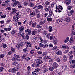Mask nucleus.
Masks as SVG:
<instances>
[{"label":"nucleus","mask_w":75,"mask_h":75,"mask_svg":"<svg viewBox=\"0 0 75 75\" xmlns=\"http://www.w3.org/2000/svg\"><path fill=\"white\" fill-rule=\"evenodd\" d=\"M72 54H73V52H72V51H71L70 52H69V55H72Z\"/></svg>","instance_id":"41"},{"label":"nucleus","mask_w":75,"mask_h":75,"mask_svg":"<svg viewBox=\"0 0 75 75\" xmlns=\"http://www.w3.org/2000/svg\"><path fill=\"white\" fill-rule=\"evenodd\" d=\"M25 32L26 33H28L29 35H30L31 33V32L30 30V29H28L27 30H25Z\"/></svg>","instance_id":"11"},{"label":"nucleus","mask_w":75,"mask_h":75,"mask_svg":"<svg viewBox=\"0 0 75 75\" xmlns=\"http://www.w3.org/2000/svg\"><path fill=\"white\" fill-rule=\"evenodd\" d=\"M40 69L39 68H37L35 69V71L36 72H38L40 71Z\"/></svg>","instance_id":"38"},{"label":"nucleus","mask_w":75,"mask_h":75,"mask_svg":"<svg viewBox=\"0 0 75 75\" xmlns=\"http://www.w3.org/2000/svg\"><path fill=\"white\" fill-rule=\"evenodd\" d=\"M69 56H70L69 57V62H70V61H71V59H72V58H73V55H71V56L69 55Z\"/></svg>","instance_id":"26"},{"label":"nucleus","mask_w":75,"mask_h":75,"mask_svg":"<svg viewBox=\"0 0 75 75\" xmlns=\"http://www.w3.org/2000/svg\"><path fill=\"white\" fill-rule=\"evenodd\" d=\"M32 66L33 67H36V65L34 63L32 64Z\"/></svg>","instance_id":"63"},{"label":"nucleus","mask_w":75,"mask_h":75,"mask_svg":"<svg viewBox=\"0 0 75 75\" xmlns=\"http://www.w3.org/2000/svg\"><path fill=\"white\" fill-rule=\"evenodd\" d=\"M49 14L50 16H52L53 14V12H52V11L50 10L49 11Z\"/></svg>","instance_id":"22"},{"label":"nucleus","mask_w":75,"mask_h":75,"mask_svg":"<svg viewBox=\"0 0 75 75\" xmlns=\"http://www.w3.org/2000/svg\"><path fill=\"white\" fill-rule=\"evenodd\" d=\"M53 65L54 68H57L58 67V64L56 62H54L53 64Z\"/></svg>","instance_id":"8"},{"label":"nucleus","mask_w":75,"mask_h":75,"mask_svg":"<svg viewBox=\"0 0 75 75\" xmlns=\"http://www.w3.org/2000/svg\"><path fill=\"white\" fill-rule=\"evenodd\" d=\"M67 8L68 9L70 10L71 8H72V6H70L68 7Z\"/></svg>","instance_id":"60"},{"label":"nucleus","mask_w":75,"mask_h":75,"mask_svg":"<svg viewBox=\"0 0 75 75\" xmlns=\"http://www.w3.org/2000/svg\"><path fill=\"white\" fill-rule=\"evenodd\" d=\"M56 10L55 11L56 13L57 12L59 13H61L62 11L61 10H62L63 9V8H62V6H61V5H59L58 6H56Z\"/></svg>","instance_id":"1"},{"label":"nucleus","mask_w":75,"mask_h":75,"mask_svg":"<svg viewBox=\"0 0 75 75\" xmlns=\"http://www.w3.org/2000/svg\"><path fill=\"white\" fill-rule=\"evenodd\" d=\"M16 18L17 19H19L21 17V15H19V12H17L16 14Z\"/></svg>","instance_id":"6"},{"label":"nucleus","mask_w":75,"mask_h":75,"mask_svg":"<svg viewBox=\"0 0 75 75\" xmlns=\"http://www.w3.org/2000/svg\"><path fill=\"white\" fill-rule=\"evenodd\" d=\"M37 29H35L34 31L32 32V34L33 35H34L35 34L37 33Z\"/></svg>","instance_id":"10"},{"label":"nucleus","mask_w":75,"mask_h":75,"mask_svg":"<svg viewBox=\"0 0 75 75\" xmlns=\"http://www.w3.org/2000/svg\"><path fill=\"white\" fill-rule=\"evenodd\" d=\"M11 33L12 35H14V34H16V30H13L12 31Z\"/></svg>","instance_id":"31"},{"label":"nucleus","mask_w":75,"mask_h":75,"mask_svg":"<svg viewBox=\"0 0 75 75\" xmlns=\"http://www.w3.org/2000/svg\"><path fill=\"white\" fill-rule=\"evenodd\" d=\"M70 64H75V60L70 61Z\"/></svg>","instance_id":"29"},{"label":"nucleus","mask_w":75,"mask_h":75,"mask_svg":"<svg viewBox=\"0 0 75 75\" xmlns=\"http://www.w3.org/2000/svg\"><path fill=\"white\" fill-rule=\"evenodd\" d=\"M70 43H72L73 42H74V39H73V38H72V36L70 38Z\"/></svg>","instance_id":"20"},{"label":"nucleus","mask_w":75,"mask_h":75,"mask_svg":"<svg viewBox=\"0 0 75 75\" xmlns=\"http://www.w3.org/2000/svg\"><path fill=\"white\" fill-rule=\"evenodd\" d=\"M44 24V23L42 21H41L39 22V25H42Z\"/></svg>","instance_id":"42"},{"label":"nucleus","mask_w":75,"mask_h":75,"mask_svg":"<svg viewBox=\"0 0 75 75\" xmlns=\"http://www.w3.org/2000/svg\"><path fill=\"white\" fill-rule=\"evenodd\" d=\"M14 2H15L16 6H18L20 4V3L18 1H16Z\"/></svg>","instance_id":"24"},{"label":"nucleus","mask_w":75,"mask_h":75,"mask_svg":"<svg viewBox=\"0 0 75 75\" xmlns=\"http://www.w3.org/2000/svg\"><path fill=\"white\" fill-rule=\"evenodd\" d=\"M18 8H23V7L21 6V4L18 5Z\"/></svg>","instance_id":"53"},{"label":"nucleus","mask_w":75,"mask_h":75,"mask_svg":"<svg viewBox=\"0 0 75 75\" xmlns=\"http://www.w3.org/2000/svg\"><path fill=\"white\" fill-rule=\"evenodd\" d=\"M17 18H16V17H14L13 18V20L14 21H16V22H17V21H18V19H16Z\"/></svg>","instance_id":"35"},{"label":"nucleus","mask_w":75,"mask_h":75,"mask_svg":"<svg viewBox=\"0 0 75 75\" xmlns=\"http://www.w3.org/2000/svg\"><path fill=\"white\" fill-rule=\"evenodd\" d=\"M66 20L67 22H68L71 20V18L69 17H67L66 18Z\"/></svg>","instance_id":"23"},{"label":"nucleus","mask_w":75,"mask_h":75,"mask_svg":"<svg viewBox=\"0 0 75 75\" xmlns=\"http://www.w3.org/2000/svg\"><path fill=\"white\" fill-rule=\"evenodd\" d=\"M32 45L31 43L30 42H28L27 43V46L28 47H31Z\"/></svg>","instance_id":"15"},{"label":"nucleus","mask_w":75,"mask_h":75,"mask_svg":"<svg viewBox=\"0 0 75 75\" xmlns=\"http://www.w3.org/2000/svg\"><path fill=\"white\" fill-rule=\"evenodd\" d=\"M28 6H29V7H34V3H31L29 4Z\"/></svg>","instance_id":"19"},{"label":"nucleus","mask_w":75,"mask_h":75,"mask_svg":"<svg viewBox=\"0 0 75 75\" xmlns=\"http://www.w3.org/2000/svg\"><path fill=\"white\" fill-rule=\"evenodd\" d=\"M57 46H55L53 47L52 50H54H54H55L56 49H57Z\"/></svg>","instance_id":"52"},{"label":"nucleus","mask_w":75,"mask_h":75,"mask_svg":"<svg viewBox=\"0 0 75 75\" xmlns=\"http://www.w3.org/2000/svg\"><path fill=\"white\" fill-rule=\"evenodd\" d=\"M28 55V54L27 53L25 55H23L22 57V59H25V58H26V56Z\"/></svg>","instance_id":"13"},{"label":"nucleus","mask_w":75,"mask_h":75,"mask_svg":"<svg viewBox=\"0 0 75 75\" xmlns=\"http://www.w3.org/2000/svg\"><path fill=\"white\" fill-rule=\"evenodd\" d=\"M19 44L20 45V46H23V42H21L20 44Z\"/></svg>","instance_id":"61"},{"label":"nucleus","mask_w":75,"mask_h":75,"mask_svg":"<svg viewBox=\"0 0 75 75\" xmlns=\"http://www.w3.org/2000/svg\"><path fill=\"white\" fill-rule=\"evenodd\" d=\"M55 38V36H54L52 35L50 36L49 39L50 40H53V39H54V38Z\"/></svg>","instance_id":"18"},{"label":"nucleus","mask_w":75,"mask_h":75,"mask_svg":"<svg viewBox=\"0 0 75 75\" xmlns=\"http://www.w3.org/2000/svg\"><path fill=\"white\" fill-rule=\"evenodd\" d=\"M53 61V59H50L49 61V62H51Z\"/></svg>","instance_id":"62"},{"label":"nucleus","mask_w":75,"mask_h":75,"mask_svg":"<svg viewBox=\"0 0 75 75\" xmlns=\"http://www.w3.org/2000/svg\"><path fill=\"white\" fill-rule=\"evenodd\" d=\"M50 33H48L47 34L46 37L47 38H49V37H50Z\"/></svg>","instance_id":"58"},{"label":"nucleus","mask_w":75,"mask_h":75,"mask_svg":"<svg viewBox=\"0 0 75 75\" xmlns=\"http://www.w3.org/2000/svg\"><path fill=\"white\" fill-rule=\"evenodd\" d=\"M12 6L13 7H16V4L15 3V2H14V3H13L12 4Z\"/></svg>","instance_id":"45"},{"label":"nucleus","mask_w":75,"mask_h":75,"mask_svg":"<svg viewBox=\"0 0 75 75\" xmlns=\"http://www.w3.org/2000/svg\"><path fill=\"white\" fill-rule=\"evenodd\" d=\"M27 70L28 71H29L30 69H31V67L30 66H28L27 68Z\"/></svg>","instance_id":"34"},{"label":"nucleus","mask_w":75,"mask_h":75,"mask_svg":"<svg viewBox=\"0 0 75 75\" xmlns=\"http://www.w3.org/2000/svg\"><path fill=\"white\" fill-rule=\"evenodd\" d=\"M20 45L19 44H17L16 45V47L18 49H19L20 48Z\"/></svg>","instance_id":"36"},{"label":"nucleus","mask_w":75,"mask_h":75,"mask_svg":"<svg viewBox=\"0 0 75 75\" xmlns=\"http://www.w3.org/2000/svg\"><path fill=\"white\" fill-rule=\"evenodd\" d=\"M28 4V2L27 1H25L24 2V6H27Z\"/></svg>","instance_id":"51"},{"label":"nucleus","mask_w":75,"mask_h":75,"mask_svg":"<svg viewBox=\"0 0 75 75\" xmlns=\"http://www.w3.org/2000/svg\"><path fill=\"white\" fill-rule=\"evenodd\" d=\"M12 13L13 14H15L17 12V10L15 8H13L12 9Z\"/></svg>","instance_id":"9"},{"label":"nucleus","mask_w":75,"mask_h":75,"mask_svg":"<svg viewBox=\"0 0 75 75\" xmlns=\"http://www.w3.org/2000/svg\"><path fill=\"white\" fill-rule=\"evenodd\" d=\"M19 30L20 31H19V33H24V32H23L24 30V26H22L20 27Z\"/></svg>","instance_id":"5"},{"label":"nucleus","mask_w":75,"mask_h":75,"mask_svg":"<svg viewBox=\"0 0 75 75\" xmlns=\"http://www.w3.org/2000/svg\"><path fill=\"white\" fill-rule=\"evenodd\" d=\"M40 17V14H38L37 16V18H39Z\"/></svg>","instance_id":"64"},{"label":"nucleus","mask_w":75,"mask_h":75,"mask_svg":"<svg viewBox=\"0 0 75 75\" xmlns=\"http://www.w3.org/2000/svg\"><path fill=\"white\" fill-rule=\"evenodd\" d=\"M17 63V62H12V65H16Z\"/></svg>","instance_id":"40"},{"label":"nucleus","mask_w":75,"mask_h":75,"mask_svg":"<svg viewBox=\"0 0 75 75\" xmlns=\"http://www.w3.org/2000/svg\"><path fill=\"white\" fill-rule=\"evenodd\" d=\"M56 61L58 62H59L61 61V60L59 59V58H57L56 59Z\"/></svg>","instance_id":"47"},{"label":"nucleus","mask_w":75,"mask_h":75,"mask_svg":"<svg viewBox=\"0 0 75 75\" xmlns=\"http://www.w3.org/2000/svg\"><path fill=\"white\" fill-rule=\"evenodd\" d=\"M38 61V63L40 64H42V63H43V61L42 60H39V61Z\"/></svg>","instance_id":"37"},{"label":"nucleus","mask_w":75,"mask_h":75,"mask_svg":"<svg viewBox=\"0 0 75 75\" xmlns=\"http://www.w3.org/2000/svg\"><path fill=\"white\" fill-rule=\"evenodd\" d=\"M74 10H71V11L69 12L68 13V16H71L72 14L74 13Z\"/></svg>","instance_id":"7"},{"label":"nucleus","mask_w":75,"mask_h":75,"mask_svg":"<svg viewBox=\"0 0 75 75\" xmlns=\"http://www.w3.org/2000/svg\"><path fill=\"white\" fill-rule=\"evenodd\" d=\"M11 51L12 52H15V49H14V48H11Z\"/></svg>","instance_id":"33"},{"label":"nucleus","mask_w":75,"mask_h":75,"mask_svg":"<svg viewBox=\"0 0 75 75\" xmlns=\"http://www.w3.org/2000/svg\"><path fill=\"white\" fill-rule=\"evenodd\" d=\"M3 69H4L3 67H0V72H2Z\"/></svg>","instance_id":"48"},{"label":"nucleus","mask_w":75,"mask_h":75,"mask_svg":"<svg viewBox=\"0 0 75 75\" xmlns=\"http://www.w3.org/2000/svg\"><path fill=\"white\" fill-rule=\"evenodd\" d=\"M12 61H20V56L18 55H16L15 57L12 59Z\"/></svg>","instance_id":"3"},{"label":"nucleus","mask_w":75,"mask_h":75,"mask_svg":"<svg viewBox=\"0 0 75 75\" xmlns=\"http://www.w3.org/2000/svg\"><path fill=\"white\" fill-rule=\"evenodd\" d=\"M47 16H48V13H45L44 15V17H46Z\"/></svg>","instance_id":"55"},{"label":"nucleus","mask_w":75,"mask_h":75,"mask_svg":"<svg viewBox=\"0 0 75 75\" xmlns=\"http://www.w3.org/2000/svg\"><path fill=\"white\" fill-rule=\"evenodd\" d=\"M63 59L64 60V61H67V57L66 55H64L63 56Z\"/></svg>","instance_id":"28"},{"label":"nucleus","mask_w":75,"mask_h":75,"mask_svg":"<svg viewBox=\"0 0 75 75\" xmlns=\"http://www.w3.org/2000/svg\"><path fill=\"white\" fill-rule=\"evenodd\" d=\"M22 39H23V40L24 39V38H24V33H22Z\"/></svg>","instance_id":"49"},{"label":"nucleus","mask_w":75,"mask_h":75,"mask_svg":"<svg viewBox=\"0 0 75 75\" xmlns=\"http://www.w3.org/2000/svg\"><path fill=\"white\" fill-rule=\"evenodd\" d=\"M37 24V23H36V22H35V23H33L32 24V27H34L35 25H36Z\"/></svg>","instance_id":"39"},{"label":"nucleus","mask_w":75,"mask_h":75,"mask_svg":"<svg viewBox=\"0 0 75 75\" xmlns=\"http://www.w3.org/2000/svg\"><path fill=\"white\" fill-rule=\"evenodd\" d=\"M32 75H37V74H36V73H35V71H33L32 72Z\"/></svg>","instance_id":"57"},{"label":"nucleus","mask_w":75,"mask_h":75,"mask_svg":"<svg viewBox=\"0 0 75 75\" xmlns=\"http://www.w3.org/2000/svg\"><path fill=\"white\" fill-rule=\"evenodd\" d=\"M46 59H51V57H50L49 56H47L46 57Z\"/></svg>","instance_id":"50"},{"label":"nucleus","mask_w":75,"mask_h":75,"mask_svg":"<svg viewBox=\"0 0 75 75\" xmlns=\"http://www.w3.org/2000/svg\"><path fill=\"white\" fill-rule=\"evenodd\" d=\"M23 33H18V36L19 37H21L22 35H23Z\"/></svg>","instance_id":"27"},{"label":"nucleus","mask_w":75,"mask_h":75,"mask_svg":"<svg viewBox=\"0 0 75 75\" xmlns=\"http://www.w3.org/2000/svg\"><path fill=\"white\" fill-rule=\"evenodd\" d=\"M11 28L10 27L9 28H4V30H5L6 31H9L11 30Z\"/></svg>","instance_id":"12"},{"label":"nucleus","mask_w":75,"mask_h":75,"mask_svg":"<svg viewBox=\"0 0 75 75\" xmlns=\"http://www.w3.org/2000/svg\"><path fill=\"white\" fill-rule=\"evenodd\" d=\"M52 19L51 18H49L47 19V21H52Z\"/></svg>","instance_id":"30"},{"label":"nucleus","mask_w":75,"mask_h":75,"mask_svg":"<svg viewBox=\"0 0 75 75\" xmlns=\"http://www.w3.org/2000/svg\"><path fill=\"white\" fill-rule=\"evenodd\" d=\"M39 45L40 47H43L44 45H43V44H42L41 43H40Z\"/></svg>","instance_id":"56"},{"label":"nucleus","mask_w":75,"mask_h":75,"mask_svg":"<svg viewBox=\"0 0 75 75\" xmlns=\"http://www.w3.org/2000/svg\"><path fill=\"white\" fill-rule=\"evenodd\" d=\"M38 9H42L43 8V6L42 5H38Z\"/></svg>","instance_id":"16"},{"label":"nucleus","mask_w":75,"mask_h":75,"mask_svg":"<svg viewBox=\"0 0 75 75\" xmlns=\"http://www.w3.org/2000/svg\"><path fill=\"white\" fill-rule=\"evenodd\" d=\"M41 27H42V26L39 25H38L37 26V28H41Z\"/></svg>","instance_id":"59"},{"label":"nucleus","mask_w":75,"mask_h":75,"mask_svg":"<svg viewBox=\"0 0 75 75\" xmlns=\"http://www.w3.org/2000/svg\"><path fill=\"white\" fill-rule=\"evenodd\" d=\"M54 68L52 67H50L49 69L50 71H54Z\"/></svg>","instance_id":"32"},{"label":"nucleus","mask_w":75,"mask_h":75,"mask_svg":"<svg viewBox=\"0 0 75 75\" xmlns=\"http://www.w3.org/2000/svg\"><path fill=\"white\" fill-rule=\"evenodd\" d=\"M66 1H67L66 4H67L68 5L69 4L71 3V2L70 0H66Z\"/></svg>","instance_id":"25"},{"label":"nucleus","mask_w":75,"mask_h":75,"mask_svg":"<svg viewBox=\"0 0 75 75\" xmlns=\"http://www.w3.org/2000/svg\"><path fill=\"white\" fill-rule=\"evenodd\" d=\"M18 67H16L12 69H10L8 71V72H12V73H16L17 71H18Z\"/></svg>","instance_id":"2"},{"label":"nucleus","mask_w":75,"mask_h":75,"mask_svg":"<svg viewBox=\"0 0 75 75\" xmlns=\"http://www.w3.org/2000/svg\"><path fill=\"white\" fill-rule=\"evenodd\" d=\"M43 45L44 46V47H43L44 48H47V47H48L47 44H45Z\"/></svg>","instance_id":"54"},{"label":"nucleus","mask_w":75,"mask_h":75,"mask_svg":"<svg viewBox=\"0 0 75 75\" xmlns=\"http://www.w3.org/2000/svg\"><path fill=\"white\" fill-rule=\"evenodd\" d=\"M1 17L2 18H5V17H6V15L5 14L3 15V16L1 15Z\"/></svg>","instance_id":"46"},{"label":"nucleus","mask_w":75,"mask_h":75,"mask_svg":"<svg viewBox=\"0 0 75 75\" xmlns=\"http://www.w3.org/2000/svg\"><path fill=\"white\" fill-rule=\"evenodd\" d=\"M1 47H2L3 48H6V47H7V45H6V44L2 43L1 44Z\"/></svg>","instance_id":"14"},{"label":"nucleus","mask_w":75,"mask_h":75,"mask_svg":"<svg viewBox=\"0 0 75 75\" xmlns=\"http://www.w3.org/2000/svg\"><path fill=\"white\" fill-rule=\"evenodd\" d=\"M48 30H49V33H51V31H52V28L51 26H50L49 27Z\"/></svg>","instance_id":"17"},{"label":"nucleus","mask_w":75,"mask_h":75,"mask_svg":"<svg viewBox=\"0 0 75 75\" xmlns=\"http://www.w3.org/2000/svg\"><path fill=\"white\" fill-rule=\"evenodd\" d=\"M25 59L27 61H28L30 60V58L29 57H27L25 58Z\"/></svg>","instance_id":"43"},{"label":"nucleus","mask_w":75,"mask_h":75,"mask_svg":"<svg viewBox=\"0 0 75 75\" xmlns=\"http://www.w3.org/2000/svg\"><path fill=\"white\" fill-rule=\"evenodd\" d=\"M41 59H42V57H39L38 58L37 61H40V60H41Z\"/></svg>","instance_id":"44"},{"label":"nucleus","mask_w":75,"mask_h":75,"mask_svg":"<svg viewBox=\"0 0 75 75\" xmlns=\"http://www.w3.org/2000/svg\"><path fill=\"white\" fill-rule=\"evenodd\" d=\"M55 52L56 54L58 55H62V52H61V51L59 49L56 50Z\"/></svg>","instance_id":"4"},{"label":"nucleus","mask_w":75,"mask_h":75,"mask_svg":"<svg viewBox=\"0 0 75 75\" xmlns=\"http://www.w3.org/2000/svg\"><path fill=\"white\" fill-rule=\"evenodd\" d=\"M69 37H68L64 41V42L66 43L69 41Z\"/></svg>","instance_id":"21"}]
</instances>
